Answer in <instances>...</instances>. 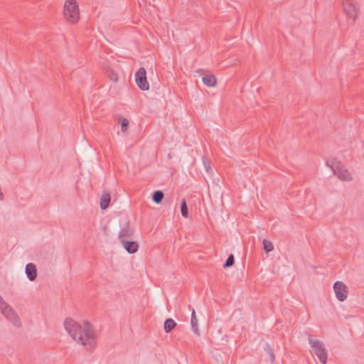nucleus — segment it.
I'll list each match as a JSON object with an SVG mask.
<instances>
[{
	"label": "nucleus",
	"mask_w": 364,
	"mask_h": 364,
	"mask_svg": "<svg viewBox=\"0 0 364 364\" xmlns=\"http://www.w3.org/2000/svg\"><path fill=\"white\" fill-rule=\"evenodd\" d=\"M343 7L344 11L350 18L355 19L359 11L356 2L353 0H343Z\"/></svg>",
	"instance_id": "obj_7"
},
{
	"label": "nucleus",
	"mask_w": 364,
	"mask_h": 364,
	"mask_svg": "<svg viewBox=\"0 0 364 364\" xmlns=\"http://www.w3.org/2000/svg\"><path fill=\"white\" fill-rule=\"evenodd\" d=\"M264 350L267 353V354L269 355V359L272 363L274 362L275 356L274 353V350L270 346L269 343H266L264 347Z\"/></svg>",
	"instance_id": "obj_18"
},
{
	"label": "nucleus",
	"mask_w": 364,
	"mask_h": 364,
	"mask_svg": "<svg viewBox=\"0 0 364 364\" xmlns=\"http://www.w3.org/2000/svg\"><path fill=\"white\" fill-rule=\"evenodd\" d=\"M26 276L28 279L33 282L34 281L37 277V268L36 264L33 263H28L26 265V269H25Z\"/></svg>",
	"instance_id": "obj_10"
},
{
	"label": "nucleus",
	"mask_w": 364,
	"mask_h": 364,
	"mask_svg": "<svg viewBox=\"0 0 364 364\" xmlns=\"http://www.w3.org/2000/svg\"><path fill=\"white\" fill-rule=\"evenodd\" d=\"M164 193H163V191L157 190L155 191L152 194V200L154 203L159 204L160 203H161L162 200L164 199Z\"/></svg>",
	"instance_id": "obj_17"
},
{
	"label": "nucleus",
	"mask_w": 364,
	"mask_h": 364,
	"mask_svg": "<svg viewBox=\"0 0 364 364\" xmlns=\"http://www.w3.org/2000/svg\"><path fill=\"white\" fill-rule=\"evenodd\" d=\"M107 77L109 79V80L112 82L118 81V74L114 72V70L108 65H105L103 68Z\"/></svg>",
	"instance_id": "obj_14"
},
{
	"label": "nucleus",
	"mask_w": 364,
	"mask_h": 364,
	"mask_svg": "<svg viewBox=\"0 0 364 364\" xmlns=\"http://www.w3.org/2000/svg\"><path fill=\"white\" fill-rule=\"evenodd\" d=\"M119 122L121 124V131L122 132H125L127 130L128 127H129V120L127 118H124L123 117H119Z\"/></svg>",
	"instance_id": "obj_20"
},
{
	"label": "nucleus",
	"mask_w": 364,
	"mask_h": 364,
	"mask_svg": "<svg viewBox=\"0 0 364 364\" xmlns=\"http://www.w3.org/2000/svg\"><path fill=\"white\" fill-rule=\"evenodd\" d=\"M203 82L208 87H214L217 83V80L213 74H205L202 77Z\"/></svg>",
	"instance_id": "obj_12"
},
{
	"label": "nucleus",
	"mask_w": 364,
	"mask_h": 364,
	"mask_svg": "<svg viewBox=\"0 0 364 364\" xmlns=\"http://www.w3.org/2000/svg\"><path fill=\"white\" fill-rule=\"evenodd\" d=\"M309 343L310 344L314 354L318 357V360L323 364H326L327 361V350L323 347V344L318 341L313 339L311 337L308 338Z\"/></svg>",
	"instance_id": "obj_4"
},
{
	"label": "nucleus",
	"mask_w": 364,
	"mask_h": 364,
	"mask_svg": "<svg viewBox=\"0 0 364 364\" xmlns=\"http://www.w3.org/2000/svg\"><path fill=\"white\" fill-rule=\"evenodd\" d=\"M3 301H3V299H2V297L0 296V304H2V303H3Z\"/></svg>",
	"instance_id": "obj_24"
},
{
	"label": "nucleus",
	"mask_w": 364,
	"mask_h": 364,
	"mask_svg": "<svg viewBox=\"0 0 364 364\" xmlns=\"http://www.w3.org/2000/svg\"><path fill=\"white\" fill-rule=\"evenodd\" d=\"M64 326L70 336L85 346L87 350L94 349L96 342L92 326L90 322L85 321L82 327L73 318H67L64 321Z\"/></svg>",
	"instance_id": "obj_1"
},
{
	"label": "nucleus",
	"mask_w": 364,
	"mask_h": 364,
	"mask_svg": "<svg viewBox=\"0 0 364 364\" xmlns=\"http://www.w3.org/2000/svg\"><path fill=\"white\" fill-rule=\"evenodd\" d=\"M0 310L2 314H4V316L15 326L18 327L21 326V321L18 316L9 304L3 301V303L0 304Z\"/></svg>",
	"instance_id": "obj_5"
},
{
	"label": "nucleus",
	"mask_w": 364,
	"mask_h": 364,
	"mask_svg": "<svg viewBox=\"0 0 364 364\" xmlns=\"http://www.w3.org/2000/svg\"><path fill=\"white\" fill-rule=\"evenodd\" d=\"M191 324L192 330L196 335L199 336L200 332L198 328V319L196 318V311L194 309H193L191 312Z\"/></svg>",
	"instance_id": "obj_15"
},
{
	"label": "nucleus",
	"mask_w": 364,
	"mask_h": 364,
	"mask_svg": "<svg viewBox=\"0 0 364 364\" xmlns=\"http://www.w3.org/2000/svg\"><path fill=\"white\" fill-rule=\"evenodd\" d=\"M110 200H111L110 194L105 191L103 192V193L101 196L100 202V208L102 210H106L109 207V203H110Z\"/></svg>",
	"instance_id": "obj_13"
},
{
	"label": "nucleus",
	"mask_w": 364,
	"mask_h": 364,
	"mask_svg": "<svg viewBox=\"0 0 364 364\" xmlns=\"http://www.w3.org/2000/svg\"><path fill=\"white\" fill-rule=\"evenodd\" d=\"M263 248L266 252H270L274 250L273 244L271 241L264 239L262 241Z\"/></svg>",
	"instance_id": "obj_21"
},
{
	"label": "nucleus",
	"mask_w": 364,
	"mask_h": 364,
	"mask_svg": "<svg viewBox=\"0 0 364 364\" xmlns=\"http://www.w3.org/2000/svg\"><path fill=\"white\" fill-rule=\"evenodd\" d=\"M181 212L183 217L188 218L189 213L187 203L185 198L182 200L181 203Z\"/></svg>",
	"instance_id": "obj_19"
},
{
	"label": "nucleus",
	"mask_w": 364,
	"mask_h": 364,
	"mask_svg": "<svg viewBox=\"0 0 364 364\" xmlns=\"http://www.w3.org/2000/svg\"><path fill=\"white\" fill-rule=\"evenodd\" d=\"M333 290L338 301H343L347 299L348 288L343 282L340 281L336 282L333 284Z\"/></svg>",
	"instance_id": "obj_8"
},
{
	"label": "nucleus",
	"mask_w": 364,
	"mask_h": 364,
	"mask_svg": "<svg viewBox=\"0 0 364 364\" xmlns=\"http://www.w3.org/2000/svg\"><path fill=\"white\" fill-rule=\"evenodd\" d=\"M205 164V168H206V171L208 172H209L210 170H211V167L208 164V165H206L205 162L204 163Z\"/></svg>",
	"instance_id": "obj_23"
},
{
	"label": "nucleus",
	"mask_w": 364,
	"mask_h": 364,
	"mask_svg": "<svg viewBox=\"0 0 364 364\" xmlns=\"http://www.w3.org/2000/svg\"><path fill=\"white\" fill-rule=\"evenodd\" d=\"M127 252L129 254L135 253L138 251L139 245L135 241H129L127 240H123L121 242Z\"/></svg>",
	"instance_id": "obj_9"
},
{
	"label": "nucleus",
	"mask_w": 364,
	"mask_h": 364,
	"mask_svg": "<svg viewBox=\"0 0 364 364\" xmlns=\"http://www.w3.org/2000/svg\"><path fill=\"white\" fill-rule=\"evenodd\" d=\"M133 232V230L129 227V224L127 223L119 232L118 237L120 242H122V240H126L125 238H131Z\"/></svg>",
	"instance_id": "obj_11"
},
{
	"label": "nucleus",
	"mask_w": 364,
	"mask_h": 364,
	"mask_svg": "<svg viewBox=\"0 0 364 364\" xmlns=\"http://www.w3.org/2000/svg\"><path fill=\"white\" fill-rule=\"evenodd\" d=\"M176 326V323L173 318H167L164 321V331L166 333L171 332Z\"/></svg>",
	"instance_id": "obj_16"
},
{
	"label": "nucleus",
	"mask_w": 364,
	"mask_h": 364,
	"mask_svg": "<svg viewBox=\"0 0 364 364\" xmlns=\"http://www.w3.org/2000/svg\"><path fill=\"white\" fill-rule=\"evenodd\" d=\"M326 164L332 169L334 175H336L339 179L342 181H350L352 179L350 173L336 159H328Z\"/></svg>",
	"instance_id": "obj_2"
},
{
	"label": "nucleus",
	"mask_w": 364,
	"mask_h": 364,
	"mask_svg": "<svg viewBox=\"0 0 364 364\" xmlns=\"http://www.w3.org/2000/svg\"><path fill=\"white\" fill-rule=\"evenodd\" d=\"M137 86L144 91L149 89V84L147 81L146 71L144 67H141L134 75Z\"/></svg>",
	"instance_id": "obj_6"
},
{
	"label": "nucleus",
	"mask_w": 364,
	"mask_h": 364,
	"mask_svg": "<svg viewBox=\"0 0 364 364\" xmlns=\"http://www.w3.org/2000/svg\"><path fill=\"white\" fill-rule=\"evenodd\" d=\"M235 263V257L232 254L229 255L225 262L223 264V268L226 269L232 267Z\"/></svg>",
	"instance_id": "obj_22"
},
{
	"label": "nucleus",
	"mask_w": 364,
	"mask_h": 364,
	"mask_svg": "<svg viewBox=\"0 0 364 364\" xmlns=\"http://www.w3.org/2000/svg\"><path fill=\"white\" fill-rule=\"evenodd\" d=\"M63 13L65 18L72 23H75L80 18L79 8L75 0H66Z\"/></svg>",
	"instance_id": "obj_3"
}]
</instances>
